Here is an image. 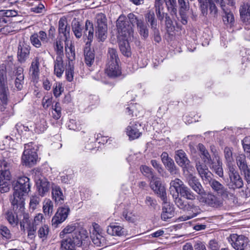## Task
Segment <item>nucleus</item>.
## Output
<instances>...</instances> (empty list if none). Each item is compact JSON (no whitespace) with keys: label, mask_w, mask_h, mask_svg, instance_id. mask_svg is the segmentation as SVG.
Segmentation results:
<instances>
[{"label":"nucleus","mask_w":250,"mask_h":250,"mask_svg":"<svg viewBox=\"0 0 250 250\" xmlns=\"http://www.w3.org/2000/svg\"><path fill=\"white\" fill-rule=\"evenodd\" d=\"M92 240L93 243L98 247L104 246V238L100 234L92 236Z\"/></svg>","instance_id":"nucleus-56"},{"label":"nucleus","mask_w":250,"mask_h":250,"mask_svg":"<svg viewBox=\"0 0 250 250\" xmlns=\"http://www.w3.org/2000/svg\"><path fill=\"white\" fill-rule=\"evenodd\" d=\"M26 194L14 191L13 197L11 199V204L14 209H19L21 212H22L24 209L25 199L24 195Z\"/></svg>","instance_id":"nucleus-13"},{"label":"nucleus","mask_w":250,"mask_h":250,"mask_svg":"<svg viewBox=\"0 0 250 250\" xmlns=\"http://www.w3.org/2000/svg\"><path fill=\"white\" fill-rule=\"evenodd\" d=\"M96 36L99 41L104 42L107 38V19L104 14L101 13L96 15Z\"/></svg>","instance_id":"nucleus-4"},{"label":"nucleus","mask_w":250,"mask_h":250,"mask_svg":"<svg viewBox=\"0 0 250 250\" xmlns=\"http://www.w3.org/2000/svg\"><path fill=\"white\" fill-rule=\"evenodd\" d=\"M31 184L30 179L26 176L18 177L14 186V191L24 194H28L30 191Z\"/></svg>","instance_id":"nucleus-12"},{"label":"nucleus","mask_w":250,"mask_h":250,"mask_svg":"<svg viewBox=\"0 0 250 250\" xmlns=\"http://www.w3.org/2000/svg\"><path fill=\"white\" fill-rule=\"evenodd\" d=\"M179 194H180L182 197L188 200H194L195 199V195L185 185L181 189Z\"/></svg>","instance_id":"nucleus-46"},{"label":"nucleus","mask_w":250,"mask_h":250,"mask_svg":"<svg viewBox=\"0 0 250 250\" xmlns=\"http://www.w3.org/2000/svg\"><path fill=\"white\" fill-rule=\"evenodd\" d=\"M228 241L235 250H245L249 246V239L243 235L233 233L228 237Z\"/></svg>","instance_id":"nucleus-6"},{"label":"nucleus","mask_w":250,"mask_h":250,"mask_svg":"<svg viewBox=\"0 0 250 250\" xmlns=\"http://www.w3.org/2000/svg\"><path fill=\"white\" fill-rule=\"evenodd\" d=\"M24 147L22 161L25 166H32L36 163L38 155L35 149L30 148L29 144H25Z\"/></svg>","instance_id":"nucleus-10"},{"label":"nucleus","mask_w":250,"mask_h":250,"mask_svg":"<svg viewBox=\"0 0 250 250\" xmlns=\"http://www.w3.org/2000/svg\"><path fill=\"white\" fill-rule=\"evenodd\" d=\"M239 11L242 21L247 23H250V5L244 3L240 6Z\"/></svg>","instance_id":"nucleus-29"},{"label":"nucleus","mask_w":250,"mask_h":250,"mask_svg":"<svg viewBox=\"0 0 250 250\" xmlns=\"http://www.w3.org/2000/svg\"><path fill=\"white\" fill-rule=\"evenodd\" d=\"M0 233L2 237L5 238L6 239H10L12 238V235L10 230L5 226H1L0 227Z\"/></svg>","instance_id":"nucleus-62"},{"label":"nucleus","mask_w":250,"mask_h":250,"mask_svg":"<svg viewBox=\"0 0 250 250\" xmlns=\"http://www.w3.org/2000/svg\"><path fill=\"white\" fill-rule=\"evenodd\" d=\"M30 41L33 46L40 48L42 46V44L48 42L49 38L45 31L41 30L32 34L30 37Z\"/></svg>","instance_id":"nucleus-11"},{"label":"nucleus","mask_w":250,"mask_h":250,"mask_svg":"<svg viewBox=\"0 0 250 250\" xmlns=\"http://www.w3.org/2000/svg\"><path fill=\"white\" fill-rule=\"evenodd\" d=\"M212 169L213 171L220 177H223L224 171L222 168V163L220 161L217 160L216 162L213 163Z\"/></svg>","instance_id":"nucleus-49"},{"label":"nucleus","mask_w":250,"mask_h":250,"mask_svg":"<svg viewBox=\"0 0 250 250\" xmlns=\"http://www.w3.org/2000/svg\"><path fill=\"white\" fill-rule=\"evenodd\" d=\"M163 164L171 174H176L178 172L176 167L171 158L163 163Z\"/></svg>","instance_id":"nucleus-51"},{"label":"nucleus","mask_w":250,"mask_h":250,"mask_svg":"<svg viewBox=\"0 0 250 250\" xmlns=\"http://www.w3.org/2000/svg\"><path fill=\"white\" fill-rule=\"evenodd\" d=\"M36 187L39 194L43 197L48 192L50 184L47 179L41 178L36 181Z\"/></svg>","instance_id":"nucleus-21"},{"label":"nucleus","mask_w":250,"mask_h":250,"mask_svg":"<svg viewBox=\"0 0 250 250\" xmlns=\"http://www.w3.org/2000/svg\"><path fill=\"white\" fill-rule=\"evenodd\" d=\"M200 10L203 16L206 17L208 14L209 17L213 20L216 19L218 16V9L212 0H205L200 3Z\"/></svg>","instance_id":"nucleus-7"},{"label":"nucleus","mask_w":250,"mask_h":250,"mask_svg":"<svg viewBox=\"0 0 250 250\" xmlns=\"http://www.w3.org/2000/svg\"><path fill=\"white\" fill-rule=\"evenodd\" d=\"M40 58L39 57H36L32 61L30 67V72L32 75L36 78L38 76L40 71Z\"/></svg>","instance_id":"nucleus-39"},{"label":"nucleus","mask_w":250,"mask_h":250,"mask_svg":"<svg viewBox=\"0 0 250 250\" xmlns=\"http://www.w3.org/2000/svg\"><path fill=\"white\" fill-rule=\"evenodd\" d=\"M145 20L151 30L158 28L157 21L153 11H149L145 15Z\"/></svg>","instance_id":"nucleus-33"},{"label":"nucleus","mask_w":250,"mask_h":250,"mask_svg":"<svg viewBox=\"0 0 250 250\" xmlns=\"http://www.w3.org/2000/svg\"><path fill=\"white\" fill-rule=\"evenodd\" d=\"M222 6H220V8L223 13L222 16L223 22L225 25L231 27L234 23V15L231 12L226 8V3Z\"/></svg>","instance_id":"nucleus-25"},{"label":"nucleus","mask_w":250,"mask_h":250,"mask_svg":"<svg viewBox=\"0 0 250 250\" xmlns=\"http://www.w3.org/2000/svg\"><path fill=\"white\" fill-rule=\"evenodd\" d=\"M204 197L201 198L202 202L213 208H219L223 205V201L219 197L211 192L205 193Z\"/></svg>","instance_id":"nucleus-15"},{"label":"nucleus","mask_w":250,"mask_h":250,"mask_svg":"<svg viewBox=\"0 0 250 250\" xmlns=\"http://www.w3.org/2000/svg\"><path fill=\"white\" fill-rule=\"evenodd\" d=\"M43 211L45 215H51L53 211V204L49 199H45L43 203Z\"/></svg>","instance_id":"nucleus-47"},{"label":"nucleus","mask_w":250,"mask_h":250,"mask_svg":"<svg viewBox=\"0 0 250 250\" xmlns=\"http://www.w3.org/2000/svg\"><path fill=\"white\" fill-rule=\"evenodd\" d=\"M18 12L13 10H2L0 11V15L6 18L13 17L17 16Z\"/></svg>","instance_id":"nucleus-61"},{"label":"nucleus","mask_w":250,"mask_h":250,"mask_svg":"<svg viewBox=\"0 0 250 250\" xmlns=\"http://www.w3.org/2000/svg\"><path fill=\"white\" fill-rule=\"evenodd\" d=\"M8 88L7 86V77L6 72L0 71V89Z\"/></svg>","instance_id":"nucleus-60"},{"label":"nucleus","mask_w":250,"mask_h":250,"mask_svg":"<svg viewBox=\"0 0 250 250\" xmlns=\"http://www.w3.org/2000/svg\"><path fill=\"white\" fill-rule=\"evenodd\" d=\"M138 31L140 35L144 39H146L148 37V29L147 26L143 21L139 26H138Z\"/></svg>","instance_id":"nucleus-54"},{"label":"nucleus","mask_w":250,"mask_h":250,"mask_svg":"<svg viewBox=\"0 0 250 250\" xmlns=\"http://www.w3.org/2000/svg\"><path fill=\"white\" fill-rule=\"evenodd\" d=\"M124 15H121L116 21L119 45L121 53L126 57L131 56L129 41L133 38V30Z\"/></svg>","instance_id":"nucleus-1"},{"label":"nucleus","mask_w":250,"mask_h":250,"mask_svg":"<svg viewBox=\"0 0 250 250\" xmlns=\"http://www.w3.org/2000/svg\"><path fill=\"white\" fill-rule=\"evenodd\" d=\"M212 190L216 192L222 197L228 198L229 197H232L233 194L231 193L223 184L217 181L216 179L211 178L208 181Z\"/></svg>","instance_id":"nucleus-9"},{"label":"nucleus","mask_w":250,"mask_h":250,"mask_svg":"<svg viewBox=\"0 0 250 250\" xmlns=\"http://www.w3.org/2000/svg\"><path fill=\"white\" fill-rule=\"evenodd\" d=\"M84 238V236L81 234H69V237L62 238L61 249L62 250H76L81 246L82 240Z\"/></svg>","instance_id":"nucleus-3"},{"label":"nucleus","mask_w":250,"mask_h":250,"mask_svg":"<svg viewBox=\"0 0 250 250\" xmlns=\"http://www.w3.org/2000/svg\"><path fill=\"white\" fill-rule=\"evenodd\" d=\"M141 170L144 175L148 177L151 178V179H152V177H155L153 175L152 168L147 166H142L141 167Z\"/></svg>","instance_id":"nucleus-63"},{"label":"nucleus","mask_w":250,"mask_h":250,"mask_svg":"<svg viewBox=\"0 0 250 250\" xmlns=\"http://www.w3.org/2000/svg\"><path fill=\"white\" fill-rule=\"evenodd\" d=\"M184 211L188 212V215L181 217V220L185 221L196 217L201 213V210L199 206L195 205L192 202H188L186 209Z\"/></svg>","instance_id":"nucleus-20"},{"label":"nucleus","mask_w":250,"mask_h":250,"mask_svg":"<svg viewBox=\"0 0 250 250\" xmlns=\"http://www.w3.org/2000/svg\"><path fill=\"white\" fill-rule=\"evenodd\" d=\"M30 46L27 44H19L18 50V60L21 63L24 62L29 57Z\"/></svg>","instance_id":"nucleus-24"},{"label":"nucleus","mask_w":250,"mask_h":250,"mask_svg":"<svg viewBox=\"0 0 250 250\" xmlns=\"http://www.w3.org/2000/svg\"><path fill=\"white\" fill-rule=\"evenodd\" d=\"M150 187L162 200H166L167 192L165 187L162 185L160 178L156 176L152 177L150 182Z\"/></svg>","instance_id":"nucleus-8"},{"label":"nucleus","mask_w":250,"mask_h":250,"mask_svg":"<svg viewBox=\"0 0 250 250\" xmlns=\"http://www.w3.org/2000/svg\"><path fill=\"white\" fill-rule=\"evenodd\" d=\"M63 58L56 57L54 61V73L58 77H61L64 71Z\"/></svg>","instance_id":"nucleus-36"},{"label":"nucleus","mask_w":250,"mask_h":250,"mask_svg":"<svg viewBox=\"0 0 250 250\" xmlns=\"http://www.w3.org/2000/svg\"><path fill=\"white\" fill-rule=\"evenodd\" d=\"M55 50L56 52L57 57H63V46L62 42L60 41L56 42Z\"/></svg>","instance_id":"nucleus-58"},{"label":"nucleus","mask_w":250,"mask_h":250,"mask_svg":"<svg viewBox=\"0 0 250 250\" xmlns=\"http://www.w3.org/2000/svg\"><path fill=\"white\" fill-rule=\"evenodd\" d=\"M71 26L72 31L75 37L78 39L82 37L83 35V29L80 22L77 19L74 18L73 20Z\"/></svg>","instance_id":"nucleus-38"},{"label":"nucleus","mask_w":250,"mask_h":250,"mask_svg":"<svg viewBox=\"0 0 250 250\" xmlns=\"http://www.w3.org/2000/svg\"><path fill=\"white\" fill-rule=\"evenodd\" d=\"M105 73L110 77L115 78L121 74L119 63H107Z\"/></svg>","instance_id":"nucleus-27"},{"label":"nucleus","mask_w":250,"mask_h":250,"mask_svg":"<svg viewBox=\"0 0 250 250\" xmlns=\"http://www.w3.org/2000/svg\"><path fill=\"white\" fill-rule=\"evenodd\" d=\"M49 232V229L48 225H44L40 227L38 230V235L40 238L44 241L47 239Z\"/></svg>","instance_id":"nucleus-50"},{"label":"nucleus","mask_w":250,"mask_h":250,"mask_svg":"<svg viewBox=\"0 0 250 250\" xmlns=\"http://www.w3.org/2000/svg\"><path fill=\"white\" fill-rule=\"evenodd\" d=\"M141 124L136 122H130L126 128V134L130 140L138 138L142 134L140 131Z\"/></svg>","instance_id":"nucleus-17"},{"label":"nucleus","mask_w":250,"mask_h":250,"mask_svg":"<svg viewBox=\"0 0 250 250\" xmlns=\"http://www.w3.org/2000/svg\"><path fill=\"white\" fill-rule=\"evenodd\" d=\"M74 66L73 64H71L70 62H68V65L66 69L65 75L66 79L69 82H71L73 80L74 77Z\"/></svg>","instance_id":"nucleus-55"},{"label":"nucleus","mask_w":250,"mask_h":250,"mask_svg":"<svg viewBox=\"0 0 250 250\" xmlns=\"http://www.w3.org/2000/svg\"><path fill=\"white\" fill-rule=\"evenodd\" d=\"M189 7H180L179 14L181 19V21L182 24L186 25L188 23V19L189 16Z\"/></svg>","instance_id":"nucleus-43"},{"label":"nucleus","mask_w":250,"mask_h":250,"mask_svg":"<svg viewBox=\"0 0 250 250\" xmlns=\"http://www.w3.org/2000/svg\"><path fill=\"white\" fill-rule=\"evenodd\" d=\"M9 90L8 88L0 89V100L2 104V107L0 108L1 111H3L5 108L8 101Z\"/></svg>","instance_id":"nucleus-41"},{"label":"nucleus","mask_w":250,"mask_h":250,"mask_svg":"<svg viewBox=\"0 0 250 250\" xmlns=\"http://www.w3.org/2000/svg\"><path fill=\"white\" fill-rule=\"evenodd\" d=\"M174 201L176 205L181 209L185 210L186 209L187 205L188 202H185L181 197H179L178 193L173 194L172 196Z\"/></svg>","instance_id":"nucleus-45"},{"label":"nucleus","mask_w":250,"mask_h":250,"mask_svg":"<svg viewBox=\"0 0 250 250\" xmlns=\"http://www.w3.org/2000/svg\"><path fill=\"white\" fill-rule=\"evenodd\" d=\"M69 211V208L67 206L59 208L55 216L52 218V226L57 227L58 224L62 223L65 220Z\"/></svg>","instance_id":"nucleus-14"},{"label":"nucleus","mask_w":250,"mask_h":250,"mask_svg":"<svg viewBox=\"0 0 250 250\" xmlns=\"http://www.w3.org/2000/svg\"><path fill=\"white\" fill-rule=\"evenodd\" d=\"M52 199L57 205H61L63 203L64 196L60 187L55 184L52 185Z\"/></svg>","instance_id":"nucleus-26"},{"label":"nucleus","mask_w":250,"mask_h":250,"mask_svg":"<svg viewBox=\"0 0 250 250\" xmlns=\"http://www.w3.org/2000/svg\"><path fill=\"white\" fill-rule=\"evenodd\" d=\"M41 201V198L36 195H31L30 197L29 208L33 211L38 208L40 207V204Z\"/></svg>","instance_id":"nucleus-48"},{"label":"nucleus","mask_w":250,"mask_h":250,"mask_svg":"<svg viewBox=\"0 0 250 250\" xmlns=\"http://www.w3.org/2000/svg\"><path fill=\"white\" fill-rule=\"evenodd\" d=\"M228 173L229 179V182L228 184L229 189L235 190L243 187V180L236 169V167L228 169Z\"/></svg>","instance_id":"nucleus-5"},{"label":"nucleus","mask_w":250,"mask_h":250,"mask_svg":"<svg viewBox=\"0 0 250 250\" xmlns=\"http://www.w3.org/2000/svg\"><path fill=\"white\" fill-rule=\"evenodd\" d=\"M94 33V28L93 23L89 20L85 21L84 30L83 38L84 40H87L86 45H90L92 42Z\"/></svg>","instance_id":"nucleus-22"},{"label":"nucleus","mask_w":250,"mask_h":250,"mask_svg":"<svg viewBox=\"0 0 250 250\" xmlns=\"http://www.w3.org/2000/svg\"><path fill=\"white\" fill-rule=\"evenodd\" d=\"M240 172L247 184H250V166L240 171Z\"/></svg>","instance_id":"nucleus-64"},{"label":"nucleus","mask_w":250,"mask_h":250,"mask_svg":"<svg viewBox=\"0 0 250 250\" xmlns=\"http://www.w3.org/2000/svg\"><path fill=\"white\" fill-rule=\"evenodd\" d=\"M27 231V236L30 239H33L36 236L37 227L31 224L25 227V230Z\"/></svg>","instance_id":"nucleus-57"},{"label":"nucleus","mask_w":250,"mask_h":250,"mask_svg":"<svg viewBox=\"0 0 250 250\" xmlns=\"http://www.w3.org/2000/svg\"><path fill=\"white\" fill-rule=\"evenodd\" d=\"M235 161L240 171L250 166L248 164L245 154L243 153H238L235 156Z\"/></svg>","instance_id":"nucleus-34"},{"label":"nucleus","mask_w":250,"mask_h":250,"mask_svg":"<svg viewBox=\"0 0 250 250\" xmlns=\"http://www.w3.org/2000/svg\"><path fill=\"white\" fill-rule=\"evenodd\" d=\"M187 181L188 185L197 194L201 196L205 194V191L202 185L196 177L192 174H190L187 177Z\"/></svg>","instance_id":"nucleus-19"},{"label":"nucleus","mask_w":250,"mask_h":250,"mask_svg":"<svg viewBox=\"0 0 250 250\" xmlns=\"http://www.w3.org/2000/svg\"><path fill=\"white\" fill-rule=\"evenodd\" d=\"M224 156L228 169L236 167L234 164V159L232 156V148L226 147L224 150Z\"/></svg>","instance_id":"nucleus-31"},{"label":"nucleus","mask_w":250,"mask_h":250,"mask_svg":"<svg viewBox=\"0 0 250 250\" xmlns=\"http://www.w3.org/2000/svg\"><path fill=\"white\" fill-rule=\"evenodd\" d=\"M196 169L205 184H208V181L211 178V173L208 169V168L205 164H201L199 162L196 164Z\"/></svg>","instance_id":"nucleus-23"},{"label":"nucleus","mask_w":250,"mask_h":250,"mask_svg":"<svg viewBox=\"0 0 250 250\" xmlns=\"http://www.w3.org/2000/svg\"><path fill=\"white\" fill-rule=\"evenodd\" d=\"M59 33L62 34L66 39L70 34V27L68 26L66 20L64 18H61L59 21Z\"/></svg>","instance_id":"nucleus-30"},{"label":"nucleus","mask_w":250,"mask_h":250,"mask_svg":"<svg viewBox=\"0 0 250 250\" xmlns=\"http://www.w3.org/2000/svg\"><path fill=\"white\" fill-rule=\"evenodd\" d=\"M163 201L162 212L161 213V218L163 220L167 221L172 218L175 214L174 208L168 202L167 198L166 200Z\"/></svg>","instance_id":"nucleus-18"},{"label":"nucleus","mask_w":250,"mask_h":250,"mask_svg":"<svg viewBox=\"0 0 250 250\" xmlns=\"http://www.w3.org/2000/svg\"><path fill=\"white\" fill-rule=\"evenodd\" d=\"M81 234L83 235L85 237H87V232L86 230L81 229H79L76 228L75 226L70 225L67 226L60 233V236L62 238L65 237H69V234Z\"/></svg>","instance_id":"nucleus-16"},{"label":"nucleus","mask_w":250,"mask_h":250,"mask_svg":"<svg viewBox=\"0 0 250 250\" xmlns=\"http://www.w3.org/2000/svg\"><path fill=\"white\" fill-rule=\"evenodd\" d=\"M84 55L85 62L88 66H91L95 59V54L94 51L89 47V45H87L84 49Z\"/></svg>","instance_id":"nucleus-37"},{"label":"nucleus","mask_w":250,"mask_h":250,"mask_svg":"<svg viewBox=\"0 0 250 250\" xmlns=\"http://www.w3.org/2000/svg\"><path fill=\"white\" fill-rule=\"evenodd\" d=\"M129 22L132 24L133 26L137 25L138 27L143 21V18L141 16H138L133 13H129L127 15Z\"/></svg>","instance_id":"nucleus-42"},{"label":"nucleus","mask_w":250,"mask_h":250,"mask_svg":"<svg viewBox=\"0 0 250 250\" xmlns=\"http://www.w3.org/2000/svg\"><path fill=\"white\" fill-rule=\"evenodd\" d=\"M124 229L116 224L110 225L107 229V233L112 236H121L124 235Z\"/></svg>","instance_id":"nucleus-35"},{"label":"nucleus","mask_w":250,"mask_h":250,"mask_svg":"<svg viewBox=\"0 0 250 250\" xmlns=\"http://www.w3.org/2000/svg\"><path fill=\"white\" fill-rule=\"evenodd\" d=\"M31 220L30 219L28 214H24L23 218L21 222V228L22 230L25 231V227L31 225Z\"/></svg>","instance_id":"nucleus-59"},{"label":"nucleus","mask_w":250,"mask_h":250,"mask_svg":"<svg viewBox=\"0 0 250 250\" xmlns=\"http://www.w3.org/2000/svg\"><path fill=\"white\" fill-rule=\"evenodd\" d=\"M12 167V161L7 158L0 159V192L5 193L9 191L12 175L10 169Z\"/></svg>","instance_id":"nucleus-2"},{"label":"nucleus","mask_w":250,"mask_h":250,"mask_svg":"<svg viewBox=\"0 0 250 250\" xmlns=\"http://www.w3.org/2000/svg\"><path fill=\"white\" fill-rule=\"evenodd\" d=\"M198 147L201 153V157L204 163L209 164L211 162V157L205 146L203 144H199Z\"/></svg>","instance_id":"nucleus-40"},{"label":"nucleus","mask_w":250,"mask_h":250,"mask_svg":"<svg viewBox=\"0 0 250 250\" xmlns=\"http://www.w3.org/2000/svg\"><path fill=\"white\" fill-rule=\"evenodd\" d=\"M123 217L127 221L134 223L137 219V216L135 213L131 210L125 209L123 212Z\"/></svg>","instance_id":"nucleus-52"},{"label":"nucleus","mask_w":250,"mask_h":250,"mask_svg":"<svg viewBox=\"0 0 250 250\" xmlns=\"http://www.w3.org/2000/svg\"><path fill=\"white\" fill-rule=\"evenodd\" d=\"M5 218L8 222L13 226H16L18 222L17 215L12 211H8L5 214Z\"/></svg>","instance_id":"nucleus-53"},{"label":"nucleus","mask_w":250,"mask_h":250,"mask_svg":"<svg viewBox=\"0 0 250 250\" xmlns=\"http://www.w3.org/2000/svg\"><path fill=\"white\" fill-rule=\"evenodd\" d=\"M184 186L185 184L183 182L178 178L172 180L170 183V194L172 196H173V194H176V193H178V195H179L181 189Z\"/></svg>","instance_id":"nucleus-28"},{"label":"nucleus","mask_w":250,"mask_h":250,"mask_svg":"<svg viewBox=\"0 0 250 250\" xmlns=\"http://www.w3.org/2000/svg\"><path fill=\"white\" fill-rule=\"evenodd\" d=\"M176 163L181 167H186L189 162L185 152L182 150L176 151L175 157Z\"/></svg>","instance_id":"nucleus-32"},{"label":"nucleus","mask_w":250,"mask_h":250,"mask_svg":"<svg viewBox=\"0 0 250 250\" xmlns=\"http://www.w3.org/2000/svg\"><path fill=\"white\" fill-rule=\"evenodd\" d=\"M120 60L117 52L114 48H109L108 51V62L107 63H119Z\"/></svg>","instance_id":"nucleus-44"}]
</instances>
